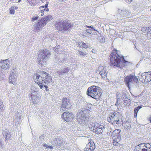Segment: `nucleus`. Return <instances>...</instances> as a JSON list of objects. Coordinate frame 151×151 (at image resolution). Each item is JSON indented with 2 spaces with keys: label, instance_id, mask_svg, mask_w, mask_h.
<instances>
[{
  "label": "nucleus",
  "instance_id": "nucleus-33",
  "mask_svg": "<svg viewBox=\"0 0 151 151\" xmlns=\"http://www.w3.org/2000/svg\"><path fill=\"white\" fill-rule=\"evenodd\" d=\"M78 53L81 56H85L86 55V53L81 51H79Z\"/></svg>",
  "mask_w": 151,
  "mask_h": 151
},
{
  "label": "nucleus",
  "instance_id": "nucleus-46",
  "mask_svg": "<svg viewBox=\"0 0 151 151\" xmlns=\"http://www.w3.org/2000/svg\"><path fill=\"white\" fill-rule=\"evenodd\" d=\"M132 1V0H130L129 1V0H128V1L129 3H130Z\"/></svg>",
  "mask_w": 151,
  "mask_h": 151
},
{
  "label": "nucleus",
  "instance_id": "nucleus-18",
  "mask_svg": "<svg viewBox=\"0 0 151 151\" xmlns=\"http://www.w3.org/2000/svg\"><path fill=\"white\" fill-rule=\"evenodd\" d=\"M3 136L5 138V141L6 140H9L11 139V135L10 134L9 130L3 131Z\"/></svg>",
  "mask_w": 151,
  "mask_h": 151
},
{
  "label": "nucleus",
  "instance_id": "nucleus-38",
  "mask_svg": "<svg viewBox=\"0 0 151 151\" xmlns=\"http://www.w3.org/2000/svg\"><path fill=\"white\" fill-rule=\"evenodd\" d=\"M43 86H44V87H45V90L47 91H48L49 90L47 88H48V87H47V85H44V84L43 85Z\"/></svg>",
  "mask_w": 151,
  "mask_h": 151
},
{
  "label": "nucleus",
  "instance_id": "nucleus-8",
  "mask_svg": "<svg viewBox=\"0 0 151 151\" xmlns=\"http://www.w3.org/2000/svg\"><path fill=\"white\" fill-rule=\"evenodd\" d=\"M124 80L125 84L129 88H130V86L133 84L137 83L138 81L137 77L131 75L126 76Z\"/></svg>",
  "mask_w": 151,
  "mask_h": 151
},
{
  "label": "nucleus",
  "instance_id": "nucleus-14",
  "mask_svg": "<svg viewBox=\"0 0 151 151\" xmlns=\"http://www.w3.org/2000/svg\"><path fill=\"white\" fill-rule=\"evenodd\" d=\"M9 61L7 60H5L0 61V66L3 69H7L9 68Z\"/></svg>",
  "mask_w": 151,
  "mask_h": 151
},
{
  "label": "nucleus",
  "instance_id": "nucleus-2",
  "mask_svg": "<svg viewBox=\"0 0 151 151\" xmlns=\"http://www.w3.org/2000/svg\"><path fill=\"white\" fill-rule=\"evenodd\" d=\"M86 94L96 100H99L101 98L102 92L99 87L92 86L88 88Z\"/></svg>",
  "mask_w": 151,
  "mask_h": 151
},
{
  "label": "nucleus",
  "instance_id": "nucleus-54",
  "mask_svg": "<svg viewBox=\"0 0 151 151\" xmlns=\"http://www.w3.org/2000/svg\"><path fill=\"white\" fill-rule=\"evenodd\" d=\"M92 52H94V51H93V50H92Z\"/></svg>",
  "mask_w": 151,
  "mask_h": 151
},
{
  "label": "nucleus",
  "instance_id": "nucleus-31",
  "mask_svg": "<svg viewBox=\"0 0 151 151\" xmlns=\"http://www.w3.org/2000/svg\"><path fill=\"white\" fill-rule=\"evenodd\" d=\"M150 144L149 143H146L144 145V147H145L146 149H147V150L148 148H150Z\"/></svg>",
  "mask_w": 151,
  "mask_h": 151
},
{
  "label": "nucleus",
  "instance_id": "nucleus-50",
  "mask_svg": "<svg viewBox=\"0 0 151 151\" xmlns=\"http://www.w3.org/2000/svg\"><path fill=\"white\" fill-rule=\"evenodd\" d=\"M20 2H21V0H19L18 1V2L19 3Z\"/></svg>",
  "mask_w": 151,
  "mask_h": 151
},
{
  "label": "nucleus",
  "instance_id": "nucleus-41",
  "mask_svg": "<svg viewBox=\"0 0 151 151\" xmlns=\"http://www.w3.org/2000/svg\"><path fill=\"white\" fill-rule=\"evenodd\" d=\"M45 9H42L40 11V12L42 13H43L45 11Z\"/></svg>",
  "mask_w": 151,
  "mask_h": 151
},
{
  "label": "nucleus",
  "instance_id": "nucleus-24",
  "mask_svg": "<svg viewBox=\"0 0 151 151\" xmlns=\"http://www.w3.org/2000/svg\"><path fill=\"white\" fill-rule=\"evenodd\" d=\"M142 108L141 106H138L137 107L135 108L134 109V117H136L137 116V113L139 109Z\"/></svg>",
  "mask_w": 151,
  "mask_h": 151
},
{
  "label": "nucleus",
  "instance_id": "nucleus-52",
  "mask_svg": "<svg viewBox=\"0 0 151 151\" xmlns=\"http://www.w3.org/2000/svg\"><path fill=\"white\" fill-rule=\"evenodd\" d=\"M53 49H54V51H55V50H56V48H54Z\"/></svg>",
  "mask_w": 151,
  "mask_h": 151
},
{
  "label": "nucleus",
  "instance_id": "nucleus-6",
  "mask_svg": "<svg viewBox=\"0 0 151 151\" xmlns=\"http://www.w3.org/2000/svg\"><path fill=\"white\" fill-rule=\"evenodd\" d=\"M52 19L53 18L50 15H48L44 18H41L36 24V25L35 27V29L37 31H39L41 28L44 27L46 25L47 22H49L51 19Z\"/></svg>",
  "mask_w": 151,
  "mask_h": 151
},
{
  "label": "nucleus",
  "instance_id": "nucleus-17",
  "mask_svg": "<svg viewBox=\"0 0 151 151\" xmlns=\"http://www.w3.org/2000/svg\"><path fill=\"white\" fill-rule=\"evenodd\" d=\"M100 124L99 123L96 122L93 129V130L95 132H101V130L104 128L103 124Z\"/></svg>",
  "mask_w": 151,
  "mask_h": 151
},
{
  "label": "nucleus",
  "instance_id": "nucleus-25",
  "mask_svg": "<svg viewBox=\"0 0 151 151\" xmlns=\"http://www.w3.org/2000/svg\"><path fill=\"white\" fill-rule=\"evenodd\" d=\"M123 127L124 129H129L131 127V125L130 124L129 122H126L124 124Z\"/></svg>",
  "mask_w": 151,
  "mask_h": 151
},
{
  "label": "nucleus",
  "instance_id": "nucleus-23",
  "mask_svg": "<svg viewBox=\"0 0 151 151\" xmlns=\"http://www.w3.org/2000/svg\"><path fill=\"white\" fill-rule=\"evenodd\" d=\"M116 104H119L120 103L121 101V94L119 93H117L116 94Z\"/></svg>",
  "mask_w": 151,
  "mask_h": 151
},
{
  "label": "nucleus",
  "instance_id": "nucleus-39",
  "mask_svg": "<svg viewBox=\"0 0 151 151\" xmlns=\"http://www.w3.org/2000/svg\"><path fill=\"white\" fill-rule=\"evenodd\" d=\"M43 146L45 147H46L47 148H48L49 146L47 144H44L43 145Z\"/></svg>",
  "mask_w": 151,
  "mask_h": 151
},
{
  "label": "nucleus",
  "instance_id": "nucleus-34",
  "mask_svg": "<svg viewBox=\"0 0 151 151\" xmlns=\"http://www.w3.org/2000/svg\"><path fill=\"white\" fill-rule=\"evenodd\" d=\"M48 2H47V4L45 5L41 6L39 7V9H41L42 8H43L44 7L47 8L48 7Z\"/></svg>",
  "mask_w": 151,
  "mask_h": 151
},
{
  "label": "nucleus",
  "instance_id": "nucleus-40",
  "mask_svg": "<svg viewBox=\"0 0 151 151\" xmlns=\"http://www.w3.org/2000/svg\"><path fill=\"white\" fill-rule=\"evenodd\" d=\"M142 151H147V150L146 148H143L142 149Z\"/></svg>",
  "mask_w": 151,
  "mask_h": 151
},
{
  "label": "nucleus",
  "instance_id": "nucleus-3",
  "mask_svg": "<svg viewBox=\"0 0 151 151\" xmlns=\"http://www.w3.org/2000/svg\"><path fill=\"white\" fill-rule=\"evenodd\" d=\"M73 27V24L68 21L61 20L56 22L55 24V28L61 32L68 30Z\"/></svg>",
  "mask_w": 151,
  "mask_h": 151
},
{
  "label": "nucleus",
  "instance_id": "nucleus-29",
  "mask_svg": "<svg viewBox=\"0 0 151 151\" xmlns=\"http://www.w3.org/2000/svg\"><path fill=\"white\" fill-rule=\"evenodd\" d=\"M10 13L13 14H14V6H12L9 9Z\"/></svg>",
  "mask_w": 151,
  "mask_h": 151
},
{
  "label": "nucleus",
  "instance_id": "nucleus-43",
  "mask_svg": "<svg viewBox=\"0 0 151 151\" xmlns=\"http://www.w3.org/2000/svg\"><path fill=\"white\" fill-rule=\"evenodd\" d=\"M87 27L88 28H92V29L93 28V27H91V26H87Z\"/></svg>",
  "mask_w": 151,
  "mask_h": 151
},
{
  "label": "nucleus",
  "instance_id": "nucleus-32",
  "mask_svg": "<svg viewBox=\"0 0 151 151\" xmlns=\"http://www.w3.org/2000/svg\"><path fill=\"white\" fill-rule=\"evenodd\" d=\"M81 47L84 48L85 49H87L88 48V46L86 43L82 42V45Z\"/></svg>",
  "mask_w": 151,
  "mask_h": 151
},
{
  "label": "nucleus",
  "instance_id": "nucleus-21",
  "mask_svg": "<svg viewBox=\"0 0 151 151\" xmlns=\"http://www.w3.org/2000/svg\"><path fill=\"white\" fill-rule=\"evenodd\" d=\"M120 132L121 130L119 129H115L112 133V137H120Z\"/></svg>",
  "mask_w": 151,
  "mask_h": 151
},
{
  "label": "nucleus",
  "instance_id": "nucleus-16",
  "mask_svg": "<svg viewBox=\"0 0 151 151\" xmlns=\"http://www.w3.org/2000/svg\"><path fill=\"white\" fill-rule=\"evenodd\" d=\"M123 122V120L122 119V117L121 115L119 114L116 117L114 121L112 124L114 125H116L119 126V124H121Z\"/></svg>",
  "mask_w": 151,
  "mask_h": 151
},
{
  "label": "nucleus",
  "instance_id": "nucleus-1",
  "mask_svg": "<svg viewBox=\"0 0 151 151\" xmlns=\"http://www.w3.org/2000/svg\"><path fill=\"white\" fill-rule=\"evenodd\" d=\"M117 50L114 49L110 54V64L112 65L121 68L125 65V63L127 62L123 56L119 55L117 52Z\"/></svg>",
  "mask_w": 151,
  "mask_h": 151
},
{
  "label": "nucleus",
  "instance_id": "nucleus-10",
  "mask_svg": "<svg viewBox=\"0 0 151 151\" xmlns=\"http://www.w3.org/2000/svg\"><path fill=\"white\" fill-rule=\"evenodd\" d=\"M62 116L63 119L67 122H71L73 118V114L68 112H64L62 114Z\"/></svg>",
  "mask_w": 151,
  "mask_h": 151
},
{
  "label": "nucleus",
  "instance_id": "nucleus-51",
  "mask_svg": "<svg viewBox=\"0 0 151 151\" xmlns=\"http://www.w3.org/2000/svg\"><path fill=\"white\" fill-rule=\"evenodd\" d=\"M147 28L148 30H149V29H150V28H149V27H147Z\"/></svg>",
  "mask_w": 151,
  "mask_h": 151
},
{
  "label": "nucleus",
  "instance_id": "nucleus-5",
  "mask_svg": "<svg viewBox=\"0 0 151 151\" xmlns=\"http://www.w3.org/2000/svg\"><path fill=\"white\" fill-rule=\"evenodd\" d=\"M50 55V52L46 49L41 50L38 53L37 60L38 62L41 65L45 64L47 59Z\"/></svg>",
  "mask_w": 151,
  "mask_h": 151
},
{
  "label": "nucleus",
  "instance_id": "nucleus-7",
  "mask_svg": "<svg viewBox=\"0 0 151 151\" xmlns=\"http://www.w3.org/2000/svg\"><path fill=\"white\" fill-rule=\"evenodd\" d=\"M46 76V73H40V74L36 73L35 75L34 81L38 84L41 89H42L44 81V77Z\"/></svg>",
  "mask_w": 151,
  "mask_h": 151
},
{
  "label": "nucleus",
  "instance_id": "nucleus-19",
  "mask_svg": "<svg viewBox=\"0 0 151 151\" xmlns=\"http://www.w3.org/2000/svg\"><path fill=\"white\" fill-rule=\"evenodd\" d=\"M31 98L34 104L38 103L40 101V98L35 95H31Z\"/></svg>",
  "mask_w": 151,
  "mask_h": 151
},
{
  "label": "nucleus",
  "instance_id": "nucleus-53",
  "mask_svg": "<svg viewBox=\"0 0 151 151\" xmlns=\"http://www.w3.org/2000/svg\"><path fill=\"white\" fill-rule=\"evenodd\" d=\"M92 52H94V51H93V50H92Z\"/></svg>",
  "mask_w": 151,
  "mask_h": 151
},
{
  "label": "nucleus",
  "instance_id": "nucleus-49",
  "mask_svg": "<svg viewBox=\"0 0 151 151\" xmlns=\"http://www.w3.org/2000/svg\"><path fill=\"white\" fill-rule=\"evenodd\" d=\"M45 1V0H41V1H42V2H43Z\"/></svg>",
  "mask_w": 151,
  "mask_h": 151
},
{
  "label": "nucleus",
  "instance_id": "nucleus-47",
  "mask_svg": "<svg viewBox=\"0 0 151 151\" xmlns=\"http://www.w3.org/2000/svg\"><path fill=\"white\" fill-rule=\"evenodd\" d=\"M149 120L150 121V122L151 123V117H150Z\"/></svg>",
  "mask_w": 151,
  "mask_h": 151
},
{
  "label": "nucleus",
  "instance_id": "nucleus-26",
  "mask_svg": "<svg viewBox=\"0 0 151 151\" xmlns=\"http://www.w3.org/2000/svg\"><path fill=\"white\" fill-rule=\"evenodd\" d=\"M31 6H33L36 4L37 0H27Z\"/></svg>",
  "mask_w": 151,
  "mask_h": 151
},
{
  "label": "nucleus",
  "instance_id": "nucleus-28",
  "mask_svg": "<svg viewBox=\"0 0 151 151\" xmlns=\"http://www.w3.org/2000/svg\"><path fill=\"white\" fill-rule=\"evenodd\" d=\"M12 76L11 75L9 76V83H12L14 85H15V82H13V81L12 80V79L13 80H14V79L12 78Z\"/></svg>",
  "mask_w": 151,
  "mask_h": 151
},
{
  "label": "nucleus",
  "instance_id": "nucleus-12",
  "mask_svg": "<svg viewBox=\"0 0 151 151\" xmlns=\"http://www.w3.org/2000/svg\"><path fill=\"white\" fill-rule=\"evenodd\" d=\"M98 69L102 78H107L108 72L106 71V68L102 66H100L99 67Z\"/></svg>",
  "mask_w": 151,
  "mask_h": 151
},
{
  "label": "nucleus",
  "instance_id": "nucleus-20",
  "mask_svg": "<svg viewBox=\"0 0 151 151\" xmlns=\"http://www.w3.org/2000/svg\"><path fill=\"white\" fill-rule=\"evenodd\" d=\"M44 84H48L51 81L52 78L46 73V76L44 77Z\"/></svg>",
  "mask_w": 151,
  "mask_h": 151
},
{
  "label": "nucleus",
  "instance_id": "nucleus-13",
  "mask_svg": "<svg viewBox=\"0 0 151 151\" xmlns=\"http://www.w3.org/2000/svg\"><path fill=\"white\" fill-rule=\"evenodd\" d=\"M95 148V144L93 141L89 142L86 145L84 149L85 151H92Z\"/></svg>",
  "mask_w": 151,
  "mask_h": 151
},
{
  "label": "nucleus",
  "instance_id": "nucleus-27",
  "mask_svg": "<svg viewBox=\"0 0 151 151\" xmlns=\"http://www.w3.org/2000/svg\"><path fill=\"white\" fill-rule=\"evenodd\" d=\"M63 72H60L59 75H62L63 73H68L69 71V69L68 68H65L63 69Z\"/></svg>",
  "mask_w": 151,
  "mask_h": 151
},
{
  "label": "nucleus",
  "instance_id": "nucleus-45",
  "mask_svg": "<svg viewBox=\"0 0 151 151\" xmlns=\"http://www.w3.org/2000/svg\"><path fill=\"white\" fill-rule=\"evenodd\" d=\"M49 9L48 8H47L46 9H45V10H46L47 12H48L49 11Z\"/></svg>",
  "mask_w": 151,
  "mask_h": 151
},
{
  "label": "nucleus",
  "instance_id": "nucleus-15",
  "mask_svg": "<svg viewBox=\"0 0 151 151\" xmlns=\"http://www.w3.org/2000/svg\"><path fill=\"white\" fill-rule=\"evenodd\" d=\"M68 105V102L67 98H64L63 99L62 102L60 110L61 111H63L67 109V106Z\"/></svg>",
  "mask_w": 151,
  "mask_h": 151
},
{
  "label": "nucleus",
  "instance_id": "nucleus-44",
  "mask_svg": "<svg viewBox=\"0 0 151 151\" xmlns=\"http://www.w3.org/2000/svg\"><path fill=\"white\" fill-rule=\"evenodd\" d=\"M18 9V7L17 6L14 7V9Z\"/></svg>",
  "mask_w": 151,
  "mask_h": 151
},
{
  "label": "nucleus",
  "instance_id": "nucleus-9",
  "mask_svg": "<svg viewBox=\"0 0 151 151\" xmlns=\"http://www.w3.org/2000/svg\"><path fill=\"white\" fill-rule=\"evenodd\" d=\"M139 79L143 83L150 82L151 81V73L148 72L142 73L139 77Z\"/></svg>",
  "mask_w": 151,
  "mask_h": 151
},
{
  "label": "nucleus",
  "instance_id": "nucleus-37",
  "mask_svg": "<svg viewBox=\"0 0 151 151\" xmlns=\"http://www.w3.org/2000/svg\"><path fill=\"white\" fill-rule=\"evenodd\" d=\"M38 17H33L32 19V22H33L35 20L38 19Z\"/></svg>",
  "mask_w": 151,
  "mask_h": 151
},
{
  "label": "nucleus",
  "instance_id": "nucleus-4",
  "mask_svg": "<svg viewBox=\"0 0 151 151\" xmlns=\"http://www.w3.org/2000/svg\"><path fill=\"white\" fill-rule=\"evenodd\" d=\"M77 119L78 123L82 124L84 125L88 124L89 128H92L93 126V122L90 121L88 118L84 115L83 114V111L78 113Z\"/></svg>",
  "mask_w": 151,
  "mask_h": 151
},
{
  "label": "nucleus",
  "instance_id": "nucleus-48",
  "mask_svg": "<svg viewBox=\"0 0 151 151\" xmlns=\"http://www.w3.org/2000/svg\"><path fill=\"white\" fill-rule=\"evenodd\" d=\"M44 14L43 13H42L41 14V16H44Z\"/></svg>",
  "mask_w": 151,
  "mask_h": 151
},
{
  "label": "nucleus",
  "instance_id": "nucleus-36",
  "mask_svg": "<svg viewBox=\"0 0 151 151\" xmlns=\"http://www.w3.org/2000/svg\"><path fill=\"white\" fill-rule=\"evenodd\" d=\"M123 12H124V13H127L128 14H127V15H125V17H128L129 15V12L128 11H127V12L126 11H124Z\"/></svg>",
  "mask_w": 151,
  "mask_h": 151
},
{
  "label": "nucleus",
  "instance_id": "nucleus-30",
  "mask_svg": "<svg viewBox=\"0 0 151 151\" xmlns=\"http://www.w3.org/2000/svg\"><path fill=\"white\" fill-rule=\"evenodd\" d=\"M4 105L3 103L0 100V111H2L3 110Z\"/></svg>",
  "mask_w": 151,
  "mask_h": 151
},
{
  "label": "nucleus",
  "instance_id": "nucleus-35",
  "mask_svg": "<svg viewBox=\"0 0 151 151\" xmlns=\"http://www.w3.org/2000/svg\"><path fill=\"white\" fill-rule=\"evenodd\" d=\"M82 45V42H77V45L80 47H81Z\"/></svg>",
  "mask_w": 151,
  "mask_h": 151
},
{
  "label": "nucleus",
  "instance_id": "nucleus-11",
  "mask_svg": "<svg viewBox=\"0 0 151 151\" xmlns=\"http://www.w3.org/2000/svg\"><path fill=\"white\" fill-rule=\"evenodd\" d=\"M119 113L117 111L114 112L110 114L107 117V120L109 122L112 124L115 119L119 114Z\"/></svg>",
  "mask_w": 151,
  "mask_h": 151
},
{
  "label": "nucleus",
  "instance_id": "nucleus-22",
  "mask_svg": "<svg viewBox=\"0 0 151 151\" xmlns=\"http://www.w3.org/2000/svg\"><path fill=\"white\" fill-rule=\"evenodd\" d=\"M113 139V144L114 145H117L118 144V142L120 141V137H112Z\"/></svg>",
  "mask_w": 151,
  "mask_h": 151
},
{
  "label": "nucleus",
  "instance_id": "nucleus-42",
  "mask_svg": "<svg viewBox=\"0 0 151 151\" xmlns=\"http://www.w3.org/2000/svg\"><path fill=\"white\" fill-rule=\"evenodd\" d=\"M48 148H50V149H53V147L52 146H49Z\"/></svg>",
  "mask_w": 151,
  "mask_h": 151
}]
</instances>
